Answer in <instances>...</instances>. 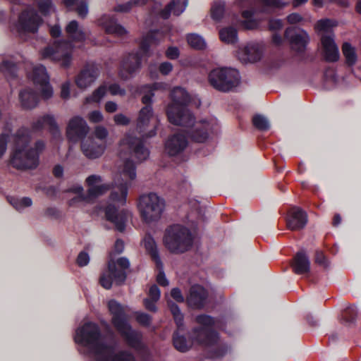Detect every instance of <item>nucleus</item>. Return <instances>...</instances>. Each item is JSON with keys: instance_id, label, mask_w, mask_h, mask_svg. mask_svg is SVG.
<instances>
[{"instance_id": "f257e3e1", "label": "nucleus", "mask_w": 361, "mask_h": 361, "mask_svg": "<svg viewBox=\"0 0 361 361\" xmlns=\"http://www.w3.org/2000/svg\"><path fill=\"white\" fill-rule=\"evenodd\" d=\"M31 132L28 128H20L14 135L13 146L9 164L14 169L21 171L35 169L39 164L40 154L46 144L44 140H37L32 147H29Z\"/></svg>"}, {"instance_id": "f03ea898", "label": "nucleus", "mask_w": 361, "mask_h": 361, "mask_svg": "<svg viewBox=\"0 0 361 361\" xmlns=\"http://www.w3.org/2000/svg\"><path fill=\"white\" fill-rule=\"evenodd\" d=\"M195 321L200 326L192 329L190 339H188L184 335L180 334L178 330L173 332V345L179 352L188 351L193 343L205 347L213 346L217 343L219 334L214 329L217 322L214 317L206 314H201L195 317Z\"/></svg>"}, {"instance_id": "7ed1b4c3", "label": "nucleus", "mask_w": 361, "mask_h": 361, "mask_svg": "<svg viewBox=\"0 0 361 361\" xmlns=\"http://www.w3.org/2000/svg\"><path fill=\"white\" fill-rule=\"evenodd\" d=\"M108 307L112 314V324L126 344L137 351L142 350L145 348L142 335L140 332L133 329L121 304L115 300H111L108 302Z\"/></svg>"}, {"instance_id": "20e7f679", "label": "nucleus", "mask_w": 361, "mask_h": 361, "mask_svg": "<svg viewBox=\"0 0 361 361\" xmlns=\"http://www.w3.org/2000/svg\"><path fill=\"white\" fill-rule=\"evenodd\" d=\"M76 343L88 348L94 355L96 361H106L105 351L111 350V346L102 341V333L99 326L94 322H86L79 327L74 336Z\"/></svg>"}, {"instance_id": "39448f33", "label": "nucleus", "mask_w": 361, "mask_h": 361, "mask_svg": "<svg viewBox=\"0 0 361 361\" xmlns=\"http://www.w3.org/2000/svg\"><path fill=\"white\" fill-rule=\"evenodd\" d=\"M171 102L166 109L169 121L175 126L192 125L195 118L188 108L190 97L187 91L180 87H176L171 92Z\"/></svg>"}, {"instance_id": "423d86ee", "label": "nucleus", "mask_w": 361, "mask_h": 361, "mask_svg": "<svg viewBox=\"0 0 361 361\" xmlns=\"http://www.w3.org/2000/svg\"><path fill=\"white\" fill-rule=\"evenodd\" d=\"M164 243L171 253L181 254L190 249L193 238L187 227L180 224H173L166 229Z\"/></svg>"}, {"instance_id": "0eeeda50", "label": "nucleus", "mask_w": 361, "mask_h": 361, "mask_svg": "<svg viewBox=\"0 0 361 361\" xmlns=\"http://www.w3.org/2000/svg\"><path fill=\"white\" fill-rule=\"evenodd\" d=\"M130 262L126 257H121L116 261L111 259L107 264V269L99 277V284L106 290L112 287L113 282L116 285H123L127 278L126 270L130 267Z\"/></svg>"}, {"instance_id": "6e6552de", "label": "nucleus", "mask_w": 361, "mask_h": 361, "mask_svg": "<svg viewBox=\"0 0 361 361\" xmlns=\"http://www.w3.org/2000/svg\"><path fill=\"white\" fill-rule=\"evenodd\" d=\"M73 45L66 39L56 40L51 46H47L41 51L42 57L59 63L63 68H68L73 60Z\"/></svg>"}, {"instance_id": "1a4fd4ad", "label": "nucleus", "mask_w": 361, "mask_h": 361, "mask_svg": "<svg viewBox=\"0 0 361 361\" xmlns=\"http://www.w3.org/2000/svg\"><path fill=\"white\" fill-rule=\"evenodd\" d=\"M208 80L210 85L215 90L228 92L238 85L240 74L233 68H214L209 73Z\"/></svg>"}, {"instance_id": "9d476101", "label": "nucleus", "mask_w": 361, "mask_h": 361, "mask_svg": "<svg viewBox=\"0 0 361 361\" xmlns=\"http://www.w3.org/2000/svg\"><path fill=\"white\" fill-rule=\"evenodd\" d=\"M164 207V200L154 192H149L140 197L138 208L142 220L146 223L158 221Z\"/></svg>"}, {"instance_id": "9b49d317", "label": "nucleus", "mask_w": 361, "mask_h": 361, "mask_svg": "<svg viewBox=\"0 0 361 361\" xmlns=\"http://www.w3.org/2000/svg\"><path fill=\"white\" fill-rule=\"evenodd\" d=\"M42 23V19L37 11L33 8H27L22 11L19 14L17 30L19 33H35L37 32Z\"/></svg>"}, {"instance_id": "f8f14e48", "label": "nucleus", "mask_w": 361, "mask_h": 361, "mask_svg": "<svg viewBox=\"0 0 361 361\" xmlns=\"http://www.w3.org/2000/svg\"><path fill=\"white\" fill-rule=\"evenodd\" d=\"M89 130L86 121L80 116H75L68 123L66 137L70 142L75 143L85 139Z\"/></svg>"}, {"instance_id": "ddd939ff", "label": "nucleus", "mask_w": 361, "mask_h": 361, "mask_svg": "<svg viewBox=\"0 0 361 361\" xmlns=\"http://www.w3.org/2000/svg\"><path fill=\"white\" fill-rule=\"evenodd\" d=\"M142 56L139 51L131 52L124 56L121 60L119 76L123 80L129 79L141 68Z\"/></svg>"}, {"instance_id": "4468645a", "label": "nucleus", "mask_w": 361, "mask_h": 361, "mask_svg": "<svg viewBox=\"0 0 361 361\" xmlns=\"http://www.w3.org/2000/svg\"><path fill=\"white\" fill-rule=\"evenodd\" d=\"M32 80L34 84L40 85L41 96L44 99H48L52 97L53 89L49 83V76L44 66L39 65L33 68Z\"/></svg>"}, {"instance_id": "2eb2a0df", "label": "nucleus", "mask_w": 361, "mask_h": 361, "mask_svg": "<svg viewBox=\"0 0 361 361\" xmlns=\"http://www.w3.org/2000/svg\"><path fill=\"white\" fill-rule=\"evenodd\" d=\"M104 213L106 220L113 223L117 231L119 232H123L125 231L126 222L130 215L128 210L122 209L118 211L115 205L109 204L104 208Z\"/></svg>"}, {"instance_id": "dca6fc26", "label": "nucleus", "mask_w": 361, "mask_h": 361, "mask_svg": "<svg viewBox=\"0 0 361 361\" xmlns=\"http://www.w3.org/2000/svg\"><path fill=\"white\" fill-rule=\"evenodd\" d=\"M121 145H127L130 153L134 156L138 161L141 162L146 160L149 155V152L148 149L145 147L144 141L141 138L127 135L121 140Z\"/></svg>"}, {"instance_id": "f3484780", "label": "nucleus", "mask_w": 361, "mask_h": 361, "mask_svg": "<svg viewBox=\"0 0 361 361\" xmlns=\"http://www.w3.org/2000/svg\"><path fill=\"white\" fill-rule=\"evenodd\" d=\"M284 37L288 40L291 47L298 53L305 52L310 38L306 31L302 30V33H298L293 27H287L284 32Z\"/></svg>"}, {"instance_id": "a211bd4d", "label": "nucleus", "mask_w": 361, "mask_h": 361, "mask_svg": "<svg viewBox=\"0 0 361 361\" xmlns=\"http://www.w3.org/2000/svg\"><path fill=\"white\" fill-rule=\"evenodd\" d=\"M99 70L91 63L85 64L75 78V84L80 89L90 86L99 77Z\"/></svg>"}, {"instance_id": "6ab92c4d", "label": "nucleus", "mask_w": 361, "mask_h": 361, "mask_svg": "<svg viewBox=\"0 0 361 361\" xmlns=\"http://www.w3.org/2000/svg\"><path fill=\"white\" fill-rule=\"evenodd\" d=\"M188 145V137L183 133H176L169 136L165 142V150L170 157L182 153Z\"/></svg>"}, {"instance_id": "aec40b11", "label": "nucleus", "mask_w": 361, "mask_h": 361, "mask_svg": "<svg viewBox=\"0 0 361 361\" xmlns=\"http://www.w3.org/2000/svg\"><path fill=\"white\" fill-rule=\"evenodd\" d=\"M207 297V290L203 286L195 284L190 287L186 302L190 307L200 310L204 307Z\"/></svg>"}, {"instance_id": "412c9836", "label": "nucleus", "mask_w": 361, "mask_h": 361, "mask_svg": "<svg viewBox=\"0 0 361 361\" xmlns=\"http://www.w3.org/2000/svg\"><path fill=\"white\" fill-rule=\"evenodd\" d=\"M187 127H192L186 132L187 137H189L192 141L202 143L208 139L211 129L209 122L202 121L195 123L194 121L192 125L188 126Z\"/></svg>"}, {"instance_id": "4be33fe9", "label": "nucleus", "mask_w": 361, "mask_h": 361, "mask_svg": "<svg viewBox=\"0 0 361 361\" xmlns=\"http://www.w3.org/2000/svg\"><path fill=\"white\" fill-rule=\"evenodd\" d=\"M307 223V213L298 207H293L288 212L286 219L288 228L292 231L302 229Z\"/></svg>"}, {"instance_id": "5701e85b", "label": "nucleus", "mask_w": 361, "mask_h": 361, "mask_svg": "<svg viewBox=\"0 0 361 361\" xmlns=\"http://www.w3.org/2000/svg\"><path fill=\"white\" fill-rule=\"evenodd\" d=\"M105 144L100 141L97 142L92 137L84 140L81 143V150L84 155L89 159H97L104 152Z\"/></svg>"}, {"instance_id": "b1692460", "label": "nucleus", "mask_w": 361, "mask_h": 361, "mask_svg": "<svg viewBox=\"0 0 361 361\" xmlns=\"http://www.w3.org/2000/svg\"><path fill=\"white\" fill-rule=\"evenodd\" d=\"M99 23L108 34L121 37L127 33L126 28L117 23L114 16L104 14L99 19Z\"/></svg>"}, {"instance_id": "393cba45", "label": "nucleus", "mask_w": 361, "mask_h": 361, "mask_svg": "<svg viewBox=\"0 0 361 361\" xmlns=\"http://www.w3.org/2000/svg\"><path fill=\"white\" fill-rule=\"evenodd\" d=\"M44 126H49V130L54 137H57L60 135L59 128L54 117L50 114H46L39 117L36 121L31 124V128L33 132L42 130Z\"/></svg>"}, {"instance_id": "a878e982", "label": "nucleus", "mask_w": 361, "mask_h": 361, "mask_svg": "<svg viewBox=\"0 0 361 361\" xmlns=\"http://www.w3.org/2000/svg\"><path fill=\"white\" fill-rule=\"evenodd\" d=\"M321 42L325 61L329 63L338 61L340 57L339 50L334 38L329 35H324L322 37Z\"/></svg>"}, {"instance_id": "bb28decb", "label": "nucleus", "mask_w": 361, "mask_h": 361, "mask_svg": "<svg viewBox=\"0 0 361 361\" xmlns=\"http://www.w3.org/2000/svg\"><path fill=\"white\" fill-rule=\"evenodd\" d=\"M292 268L296 274H305L310 271V262L304 251L298 252L293 257Z\"/></svg>"}, {"instance_id": "cd10ccee", "label": "nucleus", "mask_w": 361, "mask_h": 361, "mask_svg": "<svg viewBox=\"0 0 361 361\" xmlns=\"http://www.w3.org/2000/svg\"><path fill=\"white\" fill-rule=\"evenodd\" d=\"M143 243L147 253L154 262L156 267L161 268L162 262L159 254L157 243L152 235L149 233L145 234L143 238Z\"/></svg>"}, {"instance_id": "c85d7f7f", "label": "nucleus", "mask_w": 361, "mask_h": 361, "mask_svg": "<svg viewBox=\"0 0 361 361\" xmlns=\"http://www.w3.org/2000/svg\"><path fill=\"white\" fill-rule=\"evenodd\" d=\"M19 100L23 109H32L38 104L39 95L32 89L25 88L20 92Z\"/></svg>"}, {"instance_id": "c756f323", "label": "nucleus", "mask_w": 361, "mask_h": 361, "mask_svg": "<svg viewBox=\"0 0 361 361\" xmlns=\"http://www.w3.org/2000/svg\"><path fill=\"white\" fill-rule=\"evenodd\" d=\"M241 54L245 61L254 63L261 59L262 50L258 44L250 43L242 49Z\"/></svg>"}, {"instance_id": "7c9ffc66", "label": "nucleus", "mask_w": 361, "mask_h": 361, "mask_svg": "<svg viewBox=\"0 0 361 361\" xmlns=\"http://www.w3.org/2000/svg\"><path fill=\"white\" fill-rule=\"evenodd\" d=\"M109 184H102L100 185L90 186L87 190L86 195H81L80 200L87 202L94 200L98 197L104 195L110 190Z\"/></svg>"}, {"instance_id": "2f4dec72", "label": "nucleus", "mask_w": 361, "mask_h": 361, "mask_svg": "<svg viewBox=\"0 0 361 361\" xmlns=\"http://www.w3.org/2000/svg\"><path fill=\"white\" fill-rule=\"evenodd\" d=\"M65 30L73 42H82L86 39L85 33L78 28V23L75 20L69 22Z\"/></svg>"}, {"instance_id": "473e14b6", "label": "nucleus", "mask_w": 361, "mask_h": 361, "mask_svg": "<svg viewBox=\"0 0 361 361\" xmlns=\"http://www.w3.org/2000/svg\"><path fill=\"white\" fill-rule=\"evenodd\" d=\"M128 185L127 182L119 183L116 190L111 192L109 198L111 201L118 202L122 204L126 202L128 195Z\"/></svg>"}, {"instance_id": "72a5a7b5", "label": "nucleus", "mask_w": 361, "mask_h": 361, "mask_svg": "<svg viewBox=\"0 0 361 361\" xmlns=\"http://www.w3.org/2000/svg\"><path fill=\"white\" fill-rule=\"evenodd\" d=\"M220 39L227 44H235L238 41V31L233 26L223 27L219 30Z\"/></svg>"}, {"instance_id": "f704fd0d", "label": "nucleus", "mask_w": 361, "mask_h": 361, "mask_svg": "<svg viewBox=\"0 0 361 361\" xmlns=\"http://www.w3.org/2000/svg\"><path fill=\"white\" fill-rule=\"evenodd\" d=\"M167 305L178 329H180L183 326V314L181 312L179 306L175 302H173L172 300H168Z\"/></svg>"}, {"instance_id": "c9c22d12", "label": "nucleus", "mask_w": 361, "mask_h": 361, "mask_svg": "<svg viewBox=\"0 0 361 361\" xmlns=\"http://www.w3.org/2000/svg\"><path fill=\"white\" fill-rule=\"evenodd\" d=\"M152 114V107L150 105L145 106L140 109L137 123V127L140 130H142V128L147 125Z\"/></svg>"}, {"instance_id": "e433bc0d", "label": "nucleus", "mask_w": 361, "mask_h": 361, "mask_svg": "<svg viewBox=\"0 0 361 361\" xmlns=\"http://www.w3.org/2000/svg\"><path fill=\"white\" fill-rule=\"evenodd\" d=\"M357 315V311L356 307L350 305L347 307L341 314V323L347 326H350L355 322Z\"/></svg>"}, {"instance_id": "4c0bfd02", "label": "nucleus", "mask_w": 361, "mask_h": 361, "mask_svg": "<svg viewBox=\"0 0 361 361\" xmlns=\"http://www.w3.org/2000/svg\"><path fill=\"white\" fill-rule=\"evenodd\" d=\"M342 51L347 65L349 66L355 65L357 57L354 47L349 42H344L342 46Z\"/></svg>"}, {"instance_id": "58836bf2", "label": "nucleus", "mask_w": 361, "mask_h": 361, "mask_svg": "<svg viewBox=\"0 0 361 361\" xmlns=\"http://www.w3.org/2000/svg\"><path fill=\"white\" fill-rule=\"evenodd\" d=\"M0 70L8 79H15L17 77L18 66L10 61H4L0 64Z\"/></svg>"}, {"instance_id": "ea45409f", "label": "nucleus", "mask_w": 361, "mask_h": 361, "mask_svg": "<svg viewBox=\"0 0 361 361\" xmlns=\"http://www.w3.org/2000/svg\"><path fill=\"white\" fill-rule=\"evenodd\" d=\"M187 42L192 48L197 50H203L206 47L204 39L197 34H188L187 35Z\"/></svg>"}, {"instance_id": "a19ab883", "label": "nucleus", "mask_w": 361, "mask_h": 361, "mask_svg": "<svg viewBox=\"0 0 361 361\" xmlns=\"http://www.w3.org/2000/svg\"><path fill=\"white\" fill-rule=\"evenodd\" d=\"M225 12V4L224 2H215L211 8V17L212 18L219 22L224 17Z\"/></svg>"}, {"instance_id": "79ce46f5", "label": "nucleus", "mask_w": 361, "mask_h": 361, "mask_svg": "<svg viewBox=\"0 0 361 361\" xmlns=\"http://www.w3.org/2000/svg\"><path fill=\"white\" fill-rule=\"evenodd\" d=\"M35 4L39 12L44 16H49L54 8L51 0H35Z\"/></svg>"}, {"instance_id": "37998d69", "label": "nucleus", "mask_w": 361, "mask_h": 361, "mask_svg": "<svg viewBox=\"0 0 361 361\" xmlns=\"http://www.w3.org/2000/svg\"><path fill=\"white\" fill-rule=\"evenodd\" d=\"M8 200L10 204L17 210L30 207L32 204V199L28 197H24L21 199L10 197Z\"/></svg>"}, {"instance_id": "c03bdc74", "label": "nucleus", "mask_w": 361, "mask_h": 361, "mask_svg": "<svg viewBox=\"0 0 361 361\" xmlns=\"http://www.w3.org/2000/svg\"><path fill=\"white\" fill-rule=\"evenodd\" d=\"M106 85H101L92 92L90 96L86 98V100L87 102H99L101 99L106 95Z\"/></svg>"}, {"instance_id": "a18cd8bd", "label": "nucleus", "mask_w": 361, "mask_h": 361, "mask_svg": "<svg viewBox=\"0 0 361 361\" xmlns=\"http://www.w3.org/2000/svg\"><path fill=\"white\" fill-rule=\"evenodd\" d=\"M252 124L257 129L262 131H266L270 128L268 120L264 116L259 114L253 116Z\"/></svg>"}, {"instance_id": "49530a36", "label": "nucleus", "mask_w": 361, "mask_h": 361, "mask_svg": "<svg viewBox=\"0 0 361 361\" xmlns=\"http://www.w3.org/2000/svg\"><path fill=\"white\" fill-rule=\"evenodd\" d=\"M123 174L133 180L136 178V166L133 161L127 159L123 164Z\"/></svg>"}, {"instance_id": "de8ad7c7", "label": "nucleus", "mask_w": 361, "mask_h": 361, "mask_svg": "<svg viewBox=\"0 0 361 361\" xmlns=\"http://www.w3.org/2000/svg\"><path fill=\"white\" fill-rule=\"evenodd\" d=\"M228 351V345L226 344H221L212 348L209 352L208 357L211 359L221 358L224 357Z\"/></svg>"}, {"instance_id": "09e8293b", "label": "nucleus", "mask_w": 361, "mask_h": 361, "mask_svg": "<svg viewBox=\"0 0 361 361\" xmlns=\"http://www.w3.org/2000/svg\"><path fill=\"white\" fill-rule=\"evenodd\" d=\"M151 44H158L160 40L164 38V33L159 29L150 30L144 36Z\"/></svg>"}, {"instance_id": "8fccbe9b", "label": "nucleus", "mask_w": 361, "mask_h": 361, "mask_svg": "<svg viewBox=\"0 0 361 361\" xmlns=\"http://www.w3.org/2000/svg\"><path fill=\"white\" fill-rule=\"evenodd\" d=\"M334 26L333 21L329 18L321 19L316 23L315 28L318 31L328 32Z\"/></svg>"}, {"instance_id": "3c124183", "label": "nucleus", "mask_w": 361, "mask_h": 361, "mask_svg": "<svg viewBox=\"0 0 361 361\" xmlns=\"http://www.w3.org/2000/svg\"><path fill=\"white\" fill-rule=\"evenodd\" d=\"M160 86V84L158 82H155L152 85L151 90L147 92L145 95L142 97V102L145 105H150L152 106V97L154 96V94L153 92L154 90H158L159 87Z\"/></svg>"}, {"instance_id": "603ef678", "label": "nucleus", "mask_w": 361, "mask_h": 361, "mask_svg": "<svg viewBox=\"0 0 361 361\" xmlns=\"http://www.w3.org/2000/svg\"><path fill=\"white\" fill-rule=\"evenodd\" d=\"M152 317L144 312H138L136 315V321L142 326L148 327L152 323Z\"/></svg>"}, {"instance_id": "864d4df0", "label": "nucleus", "mask_w": 361, "mask_h": 361, "mask_svg": "<svg viewBox=\"0 0 361 361\" xmlns=\"http://www.w3.org/2000/svg\"><path fill=\"white\" fill-rule=\"evenodd\" d=\"M315 263L318 264L320 266H322L324 268L329 267V262L324 255V253L321 250H317L315 252Z\"/></svg>"}, {"instance_id": "5fc2aeb1", "label": "nucleus", "mask_w": 361, "mask_h": 361, "mask_svg": "<svg viewBox=\"0 0 361 361\" xmlns=\"http://www.w3.org/2000/svg\"><path fill=\"white\" fill-rule=\"evenodd\" d=\"M180 0H173L171 1L167 6L161 11V16L164 19H167L173 12V8L179 4Z\"/></svg>"}, {"instance_id": "6e6d98bb", "label": "nucleus", "mask_w": 361, "mask_h": 361, "mask_svg": "<svg viewBox=\"0 0 361 361\" xmlns=\"http://www.w3.org/2000/svg\"><path fill=\"white\" fill-rule=\"evenodd\" d=\"M90 262V257L87 252L85 251H81L76 259L77 264L80 267H85Z\"/></svg>"}, {"instance_id": "4d7b16f0", "label": "nucleus", "mask_w": 361, "mask_h": 361, "mask_svg": "<svg viewBox=\"0 0 361 361\" xmlns=\"http://www.w3.org/2000/svg\"><path fill=\"white\" fill-rule=\"evenodd\" d=\"M269 29L271 31L280 30L283 25V21L281 19H270L268 23Z\"/></svg>"}, {"instance_id": "13d9d810", "label": "nucleus", "mask_w": 361, "mask_h": 361, "mask_svg": "<svg viewBox=\"0 0 361 361\" xmlns=\"http://www.w3.org/2000/svg\"><path fill=\"white\" fill-rule=\"evenodd\" d=\"M151 45V43L145 37H143L140 43L139 49L144 56L149 55Z\"/></svg>"}, {"instance_id": "bf43d9fd", "label": "nucleus", "mask_w": 361, "mask_h": 361, "mask_svg": "<svg viewBox=\"0 0 361 361\" xmlns=\"http://www.w3.org/2000/svg\"><path fill=\"white\" fill-rule=\"evenodd\" d=\"M160 295L161 291L159 288L156 284H153L152 286H151L149 290V299L158 301L160 298Z\"/></svg>"}, {"instance_id": "052dcab7", "label": "nucleus", "mask_w": 361, "mask_h": 361, "mask_svg": "<svg viewBox=\"0 0 361 361\" xmlns=\"http://www.w3.org/2000/svg\"><path fill=\"white\" fill-rule=\"evenodd\" d=\"M157 269H159V274L157 276V282L161 286H166L169 285V281L166 278L163 265L161 268L157 267Z\"/></svg>"}, {"instance_id": "680f3d73", "label": "nucleus", "mask_w": 361, "mask_h": 361, "mask_svg": "<svg viewBox=\"0 0 361 361\" xmlns=\"http://www.w3.org/2000/svg\"><path fill=\"white\" fill-rule=\"evenodd\" d=\"M130 1H128L124 4H118L114 8V11L118 13H128L133 8Z\"/></svg>"}, {"instance_id": "e2e57ef3", "label": "nucleus", "mask_w": 361, "mask_h": 361, "mask_svg": "<svg viewBox=\"0 0 361 361\" xmlns=\"http://www.w3.org/2000/svg\"><path fill=\"white\" fill-rule=\"evenodd\" d=\"M180 51L176 47H169L166 51V56L171 60H175L179 57Z\"/></svg>"}, {"instance_id": "0e129e2a", "label": "nucleus", "mask_w": 361, "mask_h": 361, "mask_svg": "<svg viewBox=\"0 0 361 361\" xmlns=\"http://www.w3.org/2000/svg\"><path fill=\"white\" fill-rule=\"evenodd\" d=\"M44 215L55 219H58L61 217V212L56 207H49L45 209Z\"/></svg>"}, {"instance_id": "69168bd1", "label": "nucleus", "mask_w": 361, "mask_h": 361, "mask_svg": "<svg viewBox=\"0 0 361 361\" xmlns=\"http://www.w3.org/2000/svg\"><path fill=\"white\" fill-rule=\"evenodd\" d=\"M108 90L112 95L119 94L123 96L126 94V90L121 88L120 85L117 83L110 85L109 88H107V90Z\"/></svg>"}, {"instance_id": "338daca9", "label": "nucleus", "mask_w": 361, "mask_h": 361, "mask_svg": "<svg viewBox=\"0 0 361 361\" xmlns=\"http://www.w3.org/2000/svg\"><path fill=\"white\" fill-rule=\"evenodd\" d=\"M171 296L177 302H183L185 298L182 294V292L179 288H173L171 290Z\"/></svg>"}, {"instance_id": "774afa93", "label": "nucleus", "mask_w": 361, "mask_h": 361, "mask_svg": "<svg viewBox=\"0 0 361 361\" xmlns=\"http://www.w3.org/2000/svg\"><path fill=\"white\" fill-rule=\"evenodd\" d=\"M172 70H173V65L171 64V63L168 62V61L161 63L159 66V72L164 75H169L171 72Z\"/></svg>"}]
</instances>
